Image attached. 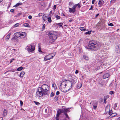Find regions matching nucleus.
<instances>
[{
	"mask_svg": "<svg viewBox=\"0 0 120 120\" xmlns=\"http://www.w3.org/2000/svg\"><path fill=\"white\" fill-rule=\"evenodd\" d=\"M80 30L82 31H84L86 29L84 27H81L80 28Z\"/></svg>",
	"mask_w": 120,
	"mask_h": 120,
	"instance_id": "cd10ccee",
	"label": "nucleus"
},
{
	"mask_svg": "<svg viewBox=\"0 0 120 120\" xmlns=\"http://www.w3.org/2000/svg\"><path fill=\"white\" fill-rule=\"evenodd\" d=\"M25 73L24 71H22L20 73V77L22 78L23 75L25 74Z\"/></svg>",
	"mask_w": 120,
	"mask_h": 120,
	"instance_id": "6ab92c4d",
	"label": "nucleus"
},
{
	"mask_svg": "<svg viewBox=\"0 0 120 120\" xmlns=\"http://www.w3.org/2000/svg\"><path fill=\"white\" fill-rule=\"evenodd\" d=\"M24 26L26 27H30L29 24L27 23H25L23 24Z\"/></svg>",
	"mask_w": 120,
	"mask_h": 120,
	"instance_id": "5701e85b",
	"label": "nucleus"
},
{
	"mask_svg": "<svg viewBox=\"0 0 120 120\" xmlns=\"http://www.w3.org/2000/svg\"><path fill=\"white\" fill-rule=\"evenodd\" d=\"M63 23L62 22L57 23L56 25H58V26H61L63 25Z\"/></svg>",
	"mask_w": 120,
	"mask_h": 120,
	"instance_id": "7c9ffc66",
	"label": "nucleus"
},
{
	"mask_svg": "<svg viewBox=\"0 0 120 120\" xmlns=\"http://www.w3.org/2000/svg\"><path fill=\"white\" fill-rule=\"evenodd\" d=\"M66 110H67V109L65 108L60 109H58L57 111V113L56 115V120H59L58 119V117L60 114L62 113H64L65 112V111H66Z\"/></svg>",
	"mask_w": 120,
	"mask_h": 120,
	"instance_id": "20e7f679",
	"label": "nucleus"
},
{
	"mask_svg": "<svg viewBox=\"0 0 120 120\" xmlns=\"http://www.w3.org/2000/svg\"><path fill=\"white\" fill-rule=\"evenodd\" d=\"M114 93V92L112 91H111L109 92V94L111 95L113 94Z\"/></svg>",
	"mask_w": 120,
	"mask_h": 120,
	"instance_id": "a18cd8bd",
	"label": "nucleus"
},
{
	"mask_svg": "<svg viewBox=\"0 0 120 120\" xmlns=\"http://www.w3.org/2000/svg\"><path fill=\"white\" fill-rule=\"evenodd\" d=\"M42 18L44 21H46L47 20V19L46 16V15H43Z\"/></svg>",
	"mask_w": 120,
	"mask_h": 120,
	"instance_id": "f3484780",
	"label": "nucleus"
},
{
	"mask_svg": "<svg viewBox=\"0 0 120 120\" xmlns=\"http://www.w3.org/2000/svg\"><path fill=\"white\" fill-rule=\"evenodd\" d=\"M60 94L59 92L58 91H57L56 92V95H59Z\"/></svg>",
	"mask_w": 120,
	"mask_h": 120,
	"instance_id": "864d4df0",
	"label": "nucleus"
},
{
	"mask_svg": "<svg viewBox=\"0 0 120 120\" xmlns=\"http://www.w3.org/2000/svg\"><path fill=\"white\" fill-rule=\"evenodd\" d=\"M56 86L55 84H52V86L53 87L55 88V87H56Z\"/></svg>",
	"mask_w": 120,
	"mask_h": 120,
	"instance_id": "603ef678",
	"label": "nucleus"
},
{
	"mask_svg": "<svg viewBox=\"0 0 120 120\" xmlns=\"http://www.w3.org/2000/svg\"><path fill=\"white\" fill-rule=\"evenodd\" d=\"M82 86V84L81 83H79L77 86V88L78 89L80 88Z\"/></svg>",
	"mask_w": 120,
	"mask_h": 120,
	"instance_id": "dca6fc26",
	"label": "nucleus"
},
{
	"mask_svg": "<svg viewBox=\"0 0 120 120\" xmlns=\"http://www.w3.org/2000/svg\"><path fill=\"white\" fill-rule=\"evenodd\" d=\"M22 3H17L13 7H16L19 5H22Z\"/></svg>",
	"mask_w": 120,
	"mask_h": 120,
	"instance_id": "4be33fe9",
	"label": "nucleus"
},
{
	"mask_svg": "<svg viewBox=\"0 0 120 120\" xmlns=\"http://www.w3.org/2000/svg\"><path fill=\"white\" fill-rule=\"evenodd\" d=\"M69 11L71 13H74L75 11V9H74L72 8H69Z\"/></svg>",
	"mask_w": 120,
	"mask_h": 120,
	"instance_id": "4468645a",
	"label": "nucleus"
},
{
	"mask_svg": "<svg viewBox=\"0 0 120 120\" xmlns=\"http://www.w3.org/2000/svg\"><path fill=\"white\" fill-rule=\"evenodd\" d=\"M15 60V59L14 58H13L12 59L11 61H10V63H11L12 61L13 60Z\"/></svg>",
	"mask_w": 120,
	"mask_h": 120,
	"instance_id": "bf43d9fd",
	"label": "nucleus"
},
{
	"mask_svg": "<svg viewBox=\"0 0 120 120\" xmlns=\"http://www.w3.org/2000/svg\"><path fill=\"white\" fill-rule=\"evenodd\" d=\"M34 102L35 103L36 105H40V103L39 102H36V101H34Z\"/></svg>",
	"mask_w": 120,
	"mask_h": 120,
	"instance_id": "72a5a7b5",
	"label": "nucleus"
},
{
	"mask_svg": "<svg viewBox=\"0 0 120 120\" xmlns=\"http://www.w3.org/2000/svg\"><path fill=\"white\" fill-rule=\"evenodd\" d=\"M23 102L22 101H20V104L21 106H22L23 104Z\"/></svg>",
	"mask_w": 120,
	"mask_h": 120,
	"instance_id": "09e8293b",
	"label": "nucleus"
},
{
	"mask_svg": "<svg viewBox=\"0 0 120 120\" xmlns=\"http://www.w3.org/2000/svg\"><path fill=\"white\" fill-rule=\"evenodd\" d=\"M53 7H54L53 8H54V9H55L56 8V5H54V6Z\"/></svg>",
	"mask_w": 120,
	"mask_h": 120,
	"instance_id": "e2e57ef3",
	"label": "nucleus"
},
{
	"mask_svg": "<svg viewBox=\"0 0 120 120\" xmlns=\"http://www.w3.org/2000/svg\"><path fill=\"white\" fill-rule=\"evenodd\" d=\"M7 111L6 110L4 109L3 112V115L4 116H6L7 115Z\"/></svg>",
	"mask_w": 120,
	"mask_h": 120,
	"instance_id": "2eb2a0df",
	"label": "nucleus"
},
{
	"mask_svg": "<svg viewBox=\"0 0 120 120\" xmlns=\"http://www.w3.org/2000/svg\"><path fill=\"white\" fill-rule=\"evenodd\" d=\"M108 25L112 26H113V24L112 23H110L108 24Z\"/></svg>",
	"mask_w": 120,
	"mask_h": 120,
	"instance_id": "37998d69",
	"label": "nucleus"
},
{
	"mask_svg": "<svg viewBox=\"0 0 120 120\" xmlns=\"http://www.w3.org/2000/svg\"><path fill=\"white\" fill-rule=\"evenodd\" d=\"M54 99L56 101H57V100H58V96H55V97Z\"/></svg>",
	"mask_w": 120,
	"mask_h": 120,
	"instance_id": "e433bc0d",
	"label": "nucleus"
},
{
	"mask_svg": "<svg viewBox=\"0 0 120 120\" xmlns=\"http://www.w3.org/2000/svg\"><path fill=\"white\" fill-rule=\"evenodd\" d=\"M104 1L103 0H99L98 3V4L99 5V7H100L104 4Z\"/></svg>",
	"mask_w": 120,
	"mask_h": 120,
	"instance_id": "9b49d317",
	"label": "nucleus"
},
{
	"mask_svg": "<svg viewBox=\"0 0 120 120\" xmlns=\"http://www.w3.org/2000/svg\"><path fill=\"white\" fill-rule=\"evenodd\" d=\"M10 11L11 12H13L14 11V10L13 9L11 10Z\"/></svg>",
	"mask_w": 120,
	"mask_h": 120,
	"instance_id": "052dcab7",
	"label": "nucleus"
},
{
	"mask_svg": "<svg viewBox=\"0 0 120 120\" xmlns=\"http://www.w3.org/2000/svg\"><path fill=\"white\" fill-rule=\"evenodd\" d=\"M95 0H92V4H94V2Z\"/></svg>",
	"mask_w": 120,
	"mask_h": 120,
	"instance_id": "4d7b16f0",
	"label": "nucleus"
},
{
	"mask_svg": "<svg viewBox=\"0 0 120 120\" xmlns=\"http://www.w3.org/2000/svg\"><path fill=\"white\" fill-rule=\"evenodd\" d=\"M38 51L40 52H42L40 47L39 48Z\"/></svg>",
	"mask_w": 120,
	"mask_h": 120,
	"instance_id": "49530a36",
	"label": "nucleus"
},
{
	"mask_svg": "<svg viewBox=\"0 0 120 120\" xmlns=\"http://www.w3.org/2000/svg\"><path fill=\"white\" fill-rule=\"evenodd\" d=\"M14 36L17 38L19 37L20 36V33L19 32L16 33L14 34Z\"/></svg>",
	"mask_w": 120,
	"mask_h": 120,
	"instance_id": "9d476101",
	"label": "nucleus"
},
{
	"mask_svg": "<svg viewBox=\"0 0 120 120\" xmlns=\"http://www.w3.org/2000/svg\"><path fill=\"white\" fill-rule=\"evenodd\" d=\"M112 113L110 111V110H109V115H110V116H111L112 115Z\"/></svg>",
	"mask_w": 120,
	"mask_h": 120,
	"instance_id": "3c124183",
	"label": "nucleus"
},
{
	"mask_svg": "<svg viewBox=\"0 0 120 120\" xmlns=\"http://www.w3.org/2000/svg\"><path fill=\"white\" fill-rule=\"evenodd\" d=\"M66 85L67 86L66 88H69V89L67 90L68 91L70 90L72 87L73 86V84L72 83V81L68 80Z\"/></svg>",
	"mask_w": 120,
	"mask_h": 120,
	"instance_id": "39448f33",
	"label": "nucleus"
},
{
	"mask_svg": "<svg viewBox=\"0 0 120 120\" xmlns=\"http://www.w3.org/2000/svg\"><path fill=\"white\" fill-rule=\"evenodd\" d=\"M8 71V72H9V71H10V72H14L15 71L12 70H10Z\"/></svg>",
	"mask_w": 120,
	"mask_h": 120,
	"instance_id": "680f3d73",
	"label": "nucleus"
},
{
	"mask_svg": "<svg viewBox=\"0 0 120 120\" xmlns=\"http://www.w3.org/2000/svg\"><path fill=\"white\" fill-rule=\"evenodd\" d=\"M66 82H67V80H66L64 79L63 80L62 82L61 83V84H62V83L63 84H65L66 83Z\"/></svg>",
	"mask_w": 120,
	"mask_h": 120,
	"instance_id": "b1692460",
	"label": "nucleus"
},
{
	"mask_svg": "<svg viewBox=\"0 0 120 120\" xmlns=\"http://www.w3.org/2000/svg\"><path fill=\"white\" fill-rule=\"evenodd\" d=\"M99 15V14H97L96 15H95V17H98Z\"/></svg>",
	"mask_w": 120,
	"mask_h": 120,
	"instance_id": "0e129e2a",
	"label": "nucleus"
},
{
	"mask_svg": "<svg viewBox=\"0 0 120 120\" xmlns=\"http://www.w3.org/2000/svg\"><path fill=\"white\" fill-rule=\"evenodd\" d=\"M79 72V71H78L77 70H76V71H75V73L76 74H77V73H78Z\"/></svg>",
	"mask_w": 120,
	"mask_h": 120,
	"instance_id": "13d9d810",
	"label": "nucleus"
},
{
	"mask_svg": "<svg viewBox=\"0 0 120 120\" xmlns=\"http://www.w3.org/2000/svg\"><path fill=\"white\" fill-rule=\"evenodd\" d=\"M109 106L108 105L105 108V111H107L108 112V111L109 110H110V108H109Z\"/></svg>",
	"mask_w": 120,
	"mask_h": 120,
	"instance_id": "aec40b11",
	"label": "nucleus"
},
{
	"mask_svg": "<svg viewBox=\"0 0 120 120\" xmlns=\"http://www.w3.org/2000/svg\"><path fill=\"white\" fill-rule=\"evenodd\" d=\"M92 8H93V6L92 5H91V7H90V8L89 9V10H92L93 9Z\"/></svg>",
	"mask_w": 120,
	"mask_h": 120,
	"instance_id": "6e6d98bb",
	"label": "nucleus"
},
{
	"mask_svg": "<svg viewBox=\"0 0 120 120\" xmlns=\"http://www.w3.org/2000/svg\"><path fill=\"white\" fill-rule=\"evenodd\" d=\"M28 18L29 19H31L32 18V16L31 15H29L28 16Z\"/></svg>",
	"mask_w": 120,
	"mask_h": 120,
	"instance_id": "5fc2aeb1",
	"label": "nucleus"
},
{
	"mask_svg": "<svg viewBox=\"0 0 120 120\" xmlns=\"http://www.w3.org/2000/svg\"><path fill=\"white\" fill-rule=\"evenodd\" d=\"M23 69V68L22 67H21L18 68H17V70L18 71H20L22 70Z\"/></svg>",
	"mask_w": 120,
	"mask_h": 120,
	"instance_id": "c756f323",
	"label": "nucleus"
},
{
	"mask_svg": "<svg viewBox=\"0 0 120 120\" xmlns=\"http://www.w3.org/2000/svg\"><path fill=\"white\" fill-rule=\"evenodd\" d=\"M75 80H74V79H72L71 81H72V83L73 84V85L76 82L75 81Z\"/></svg>",
	"mask_w": 120,
	"mask_h": 120,
	"instance_id": "473e14b6",
	"label": "nucleus"
},
{
	"mask_svg": "<svg viewBox=\"0 0 120 120\" xmlns=\"http://www.w3.org/2000/svg\"><path fill=\"white\" fill-rule=\"evenodd\" d=\"M26 33L25 32H22L20 33V36H23L24 37L26 36Z\"/></svg>",
	"mask_w": 120,
	"mask_h": 120,
	"instance_id": "a211bd4d",
	"label": "nucleus"
},
{
	"mask_svg": "<svg viewBox=\"0 0 120 120\" xmlns=\"http://www.w3.org/2000/svg\"><path fill=\"white\" fill-rule=\"evenodd\" d=\"M49 38L54 40H56L57 38L56 33L53 31H50L48 33Z\"/></svg>",
	"mask_w": 120,
	"mask_h": 120,
	"instance_id": "7ed1b4c3",
	"label": "nucleus"
},
{
	"mask_svg": "<svg viewBox=\"0 0 120 120\" xmlns=\"http://www.w3.org/2000/svg\"><path fill=\"white\" fill-rule=\"evenodd\" d=\"M76 7V4L75 5H74L72 7V8L74 9H75V8Z\"/></svg>",
	"mask_w": 120,
	"mask_h": 120,
	"instance_id": "ea45409f",
	"label": "nucleus"
},
{
	"mask_svg": "<svg viewBox=\"0 0 120 120\" xmlns=\"http://www.w3.org/2000/svg\"><path fill=\"white\" fill-rule=\"evenodd\" d=\"M42 13H39V14H38V16H39V17H40L41 16H42Z\"/></svg>",
	"mask_w": 120,
	"mask_h": 120,
	"instance_id": "8fccbe9b",
	"label": "nucleus"
},
{
	"mask_svg": "<svg viewBox=\"0 0 120 120\" xmlns=\"http://www.w3.org/2000/svg\"><path fill=\"white\" fill-rule=\"evenodd\" d=\"M66 84V83L65 84H63L62 83V84H61L60 87V88L61 92L64 93H65L68 91V90H66L65 89L66 88V86H67Z\"/></svg>",
	"mask_w": 120,
	"mask_h": 120,
	"instance_id": "423d86ee",
	"label": "nucleus"
},
{
	"mask_svg": "<svg viewBox=\"0 0 120 120\" xmlns=\"http://www.w3.org/2000/svg\"><path fill=\"white\" fill-rule=\"evenodd\" d=\"M116 52L118 53H120V45H117L116 46Z\"/></svg>",
	"mask_w": 120,
	"mask_h": 120,
	"instance_id": "1a4fd4ad",
	"label": "nucleus"
},
{
	"mask_svg": "<svg viewBox=\"0 0 120 120\" xmlns=\"http://www.w3.org/2000/svg\"><path fill=\"white\" fill-rule=\"evenodd\" d=\"M97 107V105H93V108L94 109H96Z\"/></svg>",
	"mask_w": 120,
	"mask_h": 120,
	"instance_id": "c03bdc74",
	"label": "nucleus"
},
{
	"mask_svg": "<svg viewBox=\"0 0 120 120\" xmlns=\"http://www.w3.org/2000/svg\"><path fill=\"white\" fill-rule=\"evenodd\" d=\"M3 12H0V16L2 15Z\"/></svg>",
	"mask_w": 120,
	"mask_h": 120,
	"instance_id": "69168bd1",
	"label": "nucleus"
},
{
	"mask_svg": "<svg viewBox=\"0 0 120 120\" xmlns=\"http://www.w3.org/2000/svg\"><path fill=\"white\" fill-rule=\"evenodd\" d=\"M50 88L49 86L46 84L42 85L41 87H39L36 93V96L38 97H41L43 95H48Z\"/></svg>",
	"mask_w": 120,
	"mask_h": 120,
	"instance_id": "f257e3e1",
	"label": "nucleus"
},
{
	"mask_svg": "<svg viewBox=\"0 0 120 120\" xmlns=\"http://www.w3.org/2000/svg\"><path fill=\"white\" fill-rule=\"evenodd\" d=\"M118 120H120V117L118 118Z\"/></svg>",
	"mask_w": 120,
	"mask_h": 120,
	"instance_id": "774afa93",
	"label": "nucleus"
},
{
	"mask_svg": "<svg viewBox=\"0 0 120 120\" xmlns=\"http://www.w3.org/2000/svg\"><path fill=\"white\" fill-rule=\"evenodd\" d=\"M112 114L111 116L112 117H114L115 116H116L117 114L116 113H112Z\"/></svg>",
	"mask_w": 120,
	"mask_h": 120,
	"instance_id": "c85d7f7f",
	"label": "nucleus"
},
{
	"mask_svg": "<svg viewBox=\"0 0 120 120\" xmlns=\"http://www.w3.org/2000/svg\"><path fill=\"white\" fill-rule=\"evenodd\" d=\"M109 76V73H106L103 76V78L105 79L108 78Z\"/></svg>",
	"mask_w": 120,
	"mask_h": 120,
	"instance_id": "f8f14e48",
	"label": "nucleus"
},
{
	"mask_svg": "<svg viewBox=\"0 0 120 120\" xmlns=\"http://www.w3.org/2000/svg\"><path fill=\"white\" fill-rule=\"evenodd\" d=\"M48 19V22L50 23L52 22V20L51 18L50 17H49L47 19Z\"/></svg>",
	"mask_w": 120,
	"mask_h": 120,
	"instance_id": "bb28decb",
	"label": "nucleus"
},
{
	"mask_svg": "<svg viewBox=\"0 0 120 120\" xmlns=\"http://www.w3.org/2000/svg\"><path fill=\"white\" fill-rule=\"evenodd\" d=\"M10 34H9L6 37V41H7L10 38Z\"/></svg>",
	"mask_w": 120,
	"mask_h": 120,
	"instance_id": "412c9836",
	"label": "nucleus"
},
{
	"mask_svg": "<svg viewBox=\"0 0 120 120\" xmlns=\"http://www.w3.org/2000/svg\"><path fill=\"white\" fill-rule=\"evenodd\" d=\"M83 58L86 60H89L88 57L87 56L84 55L83 56Z\"/></svg>",
	"mask_w": 120,
	"mask_h": 120,
	"instance_id": "a878e982",
	"label": "nucleus"
},
{
	"mask_svg": "<svg viewBox=\"0 0 120 120\" xmlns=\"http://www.w3.org/2000/svg\"><path fill=\"white\" fill-rule=\"evenodd\" d=\"M98 56V57H97V60H98V62H100L102 60V58L100 56Z\"/></svg>",
	"mask_w": 120,
	"mask_h": 120,
	"instance_id": "393cba45",
	"label": "nucleus"
},
{
	"mask_svg": "<svg viewBox=\"0 0 120 120\" xmlns=\"http://www.w3.org/2000/svg\"><path fill=\"white\" fill-rule=\"evenodd\" d=\"M106 98L105 97H104V102L105 104H106Z\"/></svg>",
	"mask_w": 120,
	"mask_h": 120,
	"instance_id": "58836bf2",
	"label": "nucleus"
},
{
	"mask_svg": "<svg viewBox=\"0 0 120 120\" xmlns=\"http://www.w3.org/2000/svg\"><path fill=\"white\" fill-rule=\"evenodd\" d=\"M76 7H77V6H78V8H80L81 7L79 3L77 4H76Z\"/></svg>",
	"mask_w": 120,
	"mask_h": 120,
	"instance_id": "4c0bfd02",
	"label": "nucleus"
},
{
	"mask_svg": "<svg viewBox=\"0 0 120 120\" xmlns=\"http://www.w3.org/2000/svg\"><path fill=\"white\" fill-rule=\"evenodd\" d=\"M67 109V110H66V111H65V112H64V113L66 116V118H69V117L68 116V115L67 114V112H69V111L68 109Z\"/></svg>",
	"mask_w": 120,
	"mask_h": 120,
	"instance_id": "ddd939ff",
	"label": "nucleus"
},
{
	"mask_svg": "<svg viewBox=\"0 0 120 120\" xmlns=\"http://www.w3.org/2000/svg\"><path fill=\"white\" fill-rule=\"evenodd\" d=\"M100 46L99 43L96 41L92 40L89 42L88 46L86 48L88 49H90L91 50L96 51L99 48Z\"/></svg>",
	"mask_w": 120,
	"mask_h": 120,
	"instance_id": "f03ea898",
	"label": "nucleus"
},
{
	"mask_svg": "<svg viewBox=\"0 0 120 120\" xmlns=\"http://www.w3.org/2000/svg\"><path fill=\"white\" fill-rule=\"evenodd\" d=\"M26 48L29 52H32L35 49V47L34 45H31L27 46Z\"/></svg>",
	"mask_w": 120,
	"mask_h": 120,
	"instance_id": "0eeeda50",
	"label": "nucleus"
},
{
	"mask_svg": "<svg viewBox=\"0 0 120 120\" xmlns=\"http://www.w3.org/2000/svg\"><path fill=\"white\" fill-rule=\"evenodd\" d=\"M53 56H51V55H47L44 57V61H45L52 59L53 57Z\"/></svg>",
	"mask_w": 120,
	"mask_h": 120,
	"instance_id": "6e6552de",
	"label": "nucleus"
},
{
	"mask_svg": "<svg viewBox=\"0 0 120 120\" xmlns=\"http://www.w3.org/2000/svg\"><path fill=\"white\" fill-rule=\"evenodd\" d=\"M91 33V31H89L85 33V34H90Z\"/></svg>",
	"mask_w": 120,
	"mask_h": 120,
	"instance_id": "2f4dec72",
	"label": "nucleus"
},
{
	"mask_svg": "<svg viewBox=\"0 0 120 120\" xmlns=\"http://www.w3.org/2000/svg\"><path fill=\"white\" fill-rule=\"evenodd\" d=\"M55 17L57 19H60V16L57 15H56L55 16Z\"/></svg>",
	"mask_w": 120,
	"mask_h": 120,
	"instance_id": "f704fd0d",
	"label": "nucleus"
},
{
	"mask_svg": "<svg viewBox=\"0 0 120 120\" xmlns=\"http://www.w3.org/2000/svg\"><path fill=\"white\" fill-rule=\"evenodd\" d=\"M45 24H44L42 26V29L43 30H44L45 29Z\"/></svg>",
	"mask_w": 120,
	"mask_h": 120,
	"instance_id": "a19ab883",
	"label": "nucleus"
},
{
	"mask_svg": "<svg viewBox=\"0 0 120 120\" xmlns=\"http://www.w3.org/2000/svg\"><path fill=\"white\" fill-rule=\"evenodd\" d=\"M3 118L2 117H0V120H3Z\"/></svg>",
	"mask_w": 120,
	"mask_h": 120,
	"instance_id": "338daca9",
	"label": "nucleus"
},
{
	"mask_svg": "<svg viewBox=\"0 0 120 120\" xmlns=\"http://www.w3.org/2000/svg\"><path fill=\"white\" fill-rule=\"evenodd\" d=\"M54 95V94L53 92H52L50 94V96L51 97H52Z\"/></svg>",
	"mask_w": 120,
	"mask_h": 120,
	"instance_id": "79ce46f5",
	"label": "nucleus"
},
{
	"mask_svg": "<svg viewBox=\"0 0 120 120\" xmlns=\"http://www.w3.org/2000/svg\"><path fill=\"white\" fill-rule=\"evenodd\" d=\"M117 104L116 103L114 105V108L115 109L117 107Z\"/></svg>",
	"mask_w": 120,
	"mask_h": 120,
	"instance_id": "c9c22d12",
	"label": "nucleus"
},
{
	"mask_svg": "<svg viewBox=\"0 0 120 120\" xmlns=\"http://www.w3.org/2000/svg\"><path fill=\"white\" fill-rule=\"evenodd\" d=\"M19 25V23H17L15 24V25L14 26L15 27H17V26H18Z\"/></svg>",
	"mask_w": 120,
	"mask_h": 120,
	"instance_id": "de8ad7c7",
	"label": "nucleus"
}]
</instances>
